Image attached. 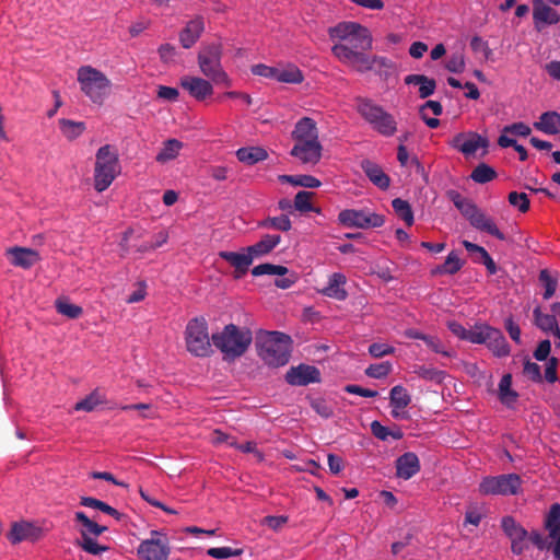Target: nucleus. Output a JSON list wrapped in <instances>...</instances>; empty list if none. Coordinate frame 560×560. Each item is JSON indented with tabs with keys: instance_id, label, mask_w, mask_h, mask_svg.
Here are the masks:
<instances>
[{
	"instance_id": "obj_1",
	"label": "nucleus",
	"mask_w": 560,
	"mask_h": 560,
	"mask_svg": "<svg viewBox=\"0 0 560 560\" xmlns=\"http://www.w3.org/2000/svg\"><path fill=\"white\" fill-rule=\"evenodd\" d=\"M211 340L213 346L222 352L224 360H234L247 351L253 334L248 328L229 324L222 331L213 334Z\"/></svg>"
},
{
	"instance_id": "obj_2",
	"label": "nucleus",
	"mask_w": 560,
	"mask_h": 560,
	"mask_svg": "<svg viewBox=\"0 0 560 560\" xmlns=\"http://www.w3.org/2000/svg\"><path fill=\"white\" fill-rule=\"evenodd\" d=\"M331 51L342 63L364 73L374 71L382 74L383 69L392 67V61L383 56H369L365 50H354L347 44H335Z\"/></svg>"
},
{
	"instance_id": "obj_3",
	"label": "nucleus",
	"mask_w": 560,
	"mask_h": 560,
	"mask_svg": "<svg viewBox=\"0 0 560 560\" xmlns=\"http://www.w3.org/2000/svg\"><path fill=\"white\" fill-rule=\"evenodd\" d=\"M446 196L476 230L486 232L498 240H505V235L498 229L494 221L481 211L472 200L463 197L457 190L453 189L448 190Z\"/></svg>"
},
{
	"instance_id": "obj_4",
	"label": "nucleus",
	"mask_w": 560,
	"mask_h": 560,
	"mask_svg": "<svg viewBox=\"0 0 560 560\" xmlns=\"http://www.w3.org/2000/svg\"><path fill=\"white\" fill-rule=\"evenodd\" d=\"M222 45L218 42L205 44L198 52V66L201 73L212 83L230 88L232 80L224 71L222 63Z\"/></svg>"
},
{
	"instance_id": "obj_5",
	"label": "nucleus",
	"mask_w": 560,
	"mask_h": 560,
	"mask_svg": "<svg viewBox=\"0 0 560 560\" xmlns=\"http://www.w3.org/2000/svg\"><path fill=\"white\" fill-rule=\"evenodd\" d=\"M120 174V163L117 150L105 144L95 155L94 188L102 192L106 190L114 179Z\"/></svg>"
},
{
	"instance_id": "obj_6",
	"label": "nucleus",
	"mask_w": 560,
	"mask_h": 560,
	"mask_svg": "<svg viewBox=\"0 0 560 560\" xmlns=\"http://www.w3.org/2000/svg\"><path fill=\"white\" fill-rule=\"evenodd\" d=\"M291 345L292 339L289 335L269 331L259 343L258 354L269 366H283L290 360Z\"/></svg>"
},
{
	"instance_id": "obj_7",
	"label": "nucleus",
	"mask_w": 560,
	"mask_h": 560,
	"mask_svg": "<svg viewBox=\"0 0 560 560\" xmlns=\"http://www.w3.org/2000/svg\"><path fill=\"white\" fill-rule=\"evenodd\" d=\"M330 39L337 44H347L354 50H371L372 35L370 31L357 22H340L328 30Z\"/></svg>"
},
{
	"instance_id": "obj_8",
	"label": "nucleus",
	"mask_w": 560,
	"mask_h": 560,
	"mask_svg": "<svg viewBox=\"0 0 560 560\" xmlns=\"http://www.w3.org/2000/svg\"><path fill=\"white\" fill-rule=\"evenodd\" d=\"M355 109L378 133L390 137L397 131V124L392 114L369 98L358 97Z\"/></svg>"
},
{
	"instance_id": "obj_9",
	"label": "nucleus",
	"mask_w": 560,
	"mask_h": 560,
	"mask_svg": "<svg viewBox=\"0 0 560 560\" xmlns=\"http://www.w3.org/2000/svg\"><path fill=\"white\" fill-rule=\"evenodd\" d=\"M78 82L81 91L95 104H103L110 91V80L100 70L91 66H82L78 70Z\"/></svg>"
},
{
	"instance_id": "obj_10",
	"label": "nucleus",
	"mask_w": 560,
	"mask_h": 560,
	"mask_svg": "<svg viewBox=\"0 0 560 560\" xmlns=\"http://www.w3.org/2000/svg\"><path fill=\"white\" fill-rule=\"evenodd\" d=\"M184 334L186 349L190 354L197 358H207L212 354V340L205 317L191 318L187 323Z\"/></svg>"
},
{
	"instance_id": "obj_11",
	"label": "nucleus",
	"mask_w": 560,
	"mask_h": 560,
	"mask_svg": "<svg viewBox=\"0 0 560 560\" xmlns=\"http://www.w3.org/2000/svg\"><path fill=\"white\" fill-rule=\"evenodd\" d=\"M521 486L522 479L517 474L487 476L481 479L478 491L482 495H515Z\"/></svg>"
},
{
	"instance_id": "obj_12",
	"label": "nucleus",
	"mask_w": 560,
	"mask_h": 560,
	"mask_svg": "<svg viewBox=\"0 0 560 560\" xmlns=\"http://www.w3.org/2000/svg\"><path fill=\"white\" fill-rule=\"evenodd\" d=\"M171 549L167 538L158 530L151 532V538L141 541L137 553L144 560H168Z\"/></svg>"
},
{
	"instance_id": "obj_13",
	"label": "nucleus",
	"mask_w": 560,
	"mask_h": 560,
	"mask_svg": "<svg viewBox=\"0 0 560 560\" xmlns=\"http://www.w3.org/2000/svg\"><path fill=\"white\" fill-rule=\"evenodd\" d=\"M338 221L347 228H380L385 223L383 215L364 210L346 209L339 212Z\"/></svg>"
},
{
	"instance_id": "obj_14",
	"label": "nucleus",
	"mask_w": 560,
	"mask_h": 560,
	"mask_svg": "<svg viewBox=\"0 0 560 560\" xmlns=\"http://www.w3.org/2000/svg\"><path fill=\"white\" fill-rule=\"evenodd\" d=\"M451 147L462 152L464 155H474L478 149H486L489 144L487 138L477 132L457 133L451 141Z\"/></svg>"
},
{
	"instance_id": "obj_15",
	"label": "nucleus",
	"mask_w": 560,
	"mask_h": 560,
	"mask_svg": "<svg viewBox=\"0 0 560 560\" xmlns=\"http://www.w3.org/2000/svg\"><path fill=\"white\" fill-rule=\"evenodd\" d=\"M285 381L293 386H306L311 383H318L320 381V372L314 365L300 364L288 370Z\"/></svg>"
},
{
	"instance_id": "obj_16",
	"label": "nucleus",
	"mask_w": 560,
	"mask_h": 560,
	"mask_svg": "<svg viewBox=\"0 0 560 560\" xmlns=\"http://www.w3.org/2000/svg\"><path fill=\"white\" fill-rule=\"evenodd\" d=\"M322 150L319 141H294L290 154L304 164H316L322 158Z\"/></svg>"
},
{
	"instance_id": "obj_17",
	"label": "nucleus",
	"mask_w": 560,
	"mask_h": 560,
	"mask_svg": "<svg viewBox=\"0 0 560 560\" xmlns=\"http://www.w3.org/2000/svg\"><path fill=\"white\" fill-rule=\"evenodd\" d=\"M533 20L536 30L540 31L544 25L559 23L560 15L546 0H533Z\"/></svg>"
},
{
	"instance_id": "obj_18",
	"label": "nucleus",
	"mask_w": 560,
	"mask_h": 560,
	"mask_svg": "<svg viewBox=\"0 0 560 560\" xmlns=\"http://www.w3.org/2000/svg\"><path fill=\"white\" fill-rule=\"evenodd\" d=\"M7 256L11 265L23 269H30L40 260L39 253L28 247H10L7 249Z\"/></svg>"
},
{
	"instance_id": "obj_19",
	"label": "nucleus",
	"mask_w": 560,
	"mask_h": 560,
	"mask_svg": "<svg viewBox=\"0 0 560 560\" xmlns=\"http://www.w3.org/2000/svg\"><path fill=\"white\" fill-rule=\"evenodd\" d=\"M211 82L212 81L202 79L200 77L187 75L182 78L180 85L190 94V96L197 101H205L213 93V86Z\"/></svg>"
},
{
	"instance_id": "obj_20",
	"label": "nucleus",
	"mask_w": 560,
	"mask_h": 560,
	"mask_svg": "<svg viewBox=\"0 0 560 560\" xmlns=\"http://www.w3.org/2000/svg\"><path fill=\"white\" fill-rule=\"evenodd\" d=\"M360 166L370 182L382 190H387L390 186V177L375 162L364 159Z\"/></svg>"
},
{
	"instance_id": "obj_21",
	"label": "nucleus",
	"mask_w": 560,
	"mask_h": 560,
	"mask_svg": "<svg viewBox=\"0 0 560 560\" xmlns=\"http://www.w3.org/2000/svg\"><path fill=\"white\" fill-rule=\"evenodd\" d=\"M219 257L228 261L235 269V278L240 279L246 275L249 266L253 264V258L248 252L244 249L242 253L222 250Z\"/></svg>"
},
{
	"instance_id": "obj_22",
	"label": "nucleus",
	"mask_w": 560,
	"mask_h": 560,
	"mask_svg": "<svg viewBox=\"0 0 560 560\" xmlns=\"http://www.w3.org/2000/svg\"><path fill=\"white\" fill-rule=\"evenodd\" d=\"M420 460L417 454L407 452L396 459V475L408 480L420 471Z\"/></svg>"
},
{
	"instance_id": "obj_23",
	"label": "nucleus",
	"mask_w": 560,
	"mask_h": 560,
	"mask_svg": "<svg viewBox=\"0 0 560 560\" xmlns=\"http://www.w3.org/2000/svg\"><path fill=\"white\" fill-rule=\"evenodd\" d=\"M40 528L31 523L22 522L12 525L8 538L12 544H19L23 540L35 541L40 537Z\"/></svg>"
},
{
	"instance_id": "obj_24",
	"label": "nucleus",
	"mask_w": 560,
	"mask_h": 560,
	"mask_svg": "<svg viewBox=\"0 0 560 560\" xmlns=\"http://www.w3.org/2000/svg\"><path fill=\"white\" fill-rule=\"evenodd\" d=\"M291 136L294 141H319L316 122L310 117L301 118L295 124Z\"/></svg>"
},
{
	"instance_id": "obj_25",
	"label": "nucleus",
	"mask_w": 560,
	"mask_h": 560,
	"mask_svg": "<svg viewBox=\"0 0 560 560\" xmlns=\"http://www.w3.org/2000/svg\"><path fill=\"white\" fill-rule=\"evenodd\" d=\"M205 30L203 20L196 18L189 21L179 33V43L185 49L192 47Z\"/></svg>"
},
{
	"instance_id": "obj_26",
	"label": "nucleus",
	"mask_w": 560,
	"mask_h": 560,
	"mask_svg": "<svg viewBox=\"0 0 560 560\" xmlns=\"http://www.w3.org/2000/svg\"><path fill=\"white\" fill-rule=\"evenodd\" d=\"M281 242V236L278 234H266L261 237V240L255 243L252 246H247L244 248L245 252H248L252 258H257L265 256L273 250L275 247L279 245Z\"/></svg>"
},
{
	"instance_id": "obj_27",
	"label": "nucleus",
	"mask_w": 560,
	"mask_h": 560,
	"mask_svg": "<svg viewBox=\"0 0 560 560\" xmlns=\"http://www.w3.org/2000/svg\"><path fill=\"white\" fill-rule=\"evenodd\" d=\"M486 345L495 357L502 358L510 354V346L499 329L491 327L489 332L486 335Z\"/></svg>"
},
{
	"instance_id": "obj_28",
	"label": "nucleus",
	"mask_w": 560,
	"mask_h": 560,
	"mask_svg": "<svg viewBox=\"0 0 560 560\" xmlns=\"http://www.w3.org/2000/svg\"><path fill=\"white\" fill-rule=\"evenodd\" d=\"M346 281L347 279L345 275L335 272L329 277L328 284L322 290V293L328 298L343 301L348 296V293L343 288Z\"/></svg>"
},
{
	"instance_id": "obj_29",
	"label": "nucleus",
	"mask_w": 560,
	"mask_h": 560,
	"mask_svg": "<svg viewBox=\"0 0 560 560\" xmlns=\"http://www.w3.org/2000/svg\"><path fill=\"white\" fill-rule=\"evenodd\" d=\"M407 85H419V96L427 98L431 96L436 88V82L424 74H409L404 79Z\"/></svg>"
},
{
	"instance_id": "obj_30",
	"label": "nucleus",
	"mask_w": 560,
	"mask_h": 560,
	"mask_svg": "<svg viewBox=\"0 0 560 560\" xmlns=\"http://www.w3.org/2000/svg\"><path fill=\"white\" fill-rule=\"evenodd\" d=\"M390 406L393 407L392 416L399 418L400 413L398 410L405 409L411 401V397L407 389L401 385H396L390 389L389 393Z\"/></svg>"
},
{
	"instance_id": "obj_31",
	"label": "nucleus",
	"mask_w": 560,
	"mask_h": 560,
	"mask_svg": "<svg viewBox=\"0 0 560 560\" xmlns=\"http://www.w3.org/2000/svg\"><path fill=\"white\" fill-rule=\"evenodd\" d=\"M534 127L547 135H557L560 132V115L556 112L544 113L539 121L534 124Z\"/></svg>"
},
{
	"instance_id": "obj_32",
	"label": "nucleus",
	"mask_w": 560,
	"mask_h": 560,
	"mask_svg": "<svg viewBox=\"0 0 560 560\" xmlns=\"http://www.w3.org/2000/svg\"><path fill=\"white\" fill-rule=\"evenodd\" d=\"M535 325L546 331L551 332L556 338L560 339V328L555 315L544 314L539 307L534 310Z\"/></svg>"
},
{
	"instance_id": "obj_33",
	"label": "nucleus",
	"mask_w": 560,
	"mask_h": 560,
	"mask_svg": "<svg viewBox=\"0 0 560 560\" xmlns=\"http://www.w3.org/2000/svg\"><path fill=\"white\" fill-rule=\"evenodd\" d=\"M236 156L240 162L253 165L265 161L268 158V153L260 147H248L238 149L236 151Z\"/></svg>"
},
{
	"instance_id": "obj_34",
	"label": "nucleus",
	"mask_w": 560,
	"mask_h": 560,
	"mask_svg": "<svg viewBox=\"0 0 560 560\" xmlns=\"http://www.w3.org/2000/svg\"><path fill=\"white\" fill-rule=\"evenodd\" d=\"M518 398V394L512 389V375L504 374L499 383V399L500 401L511 407Z\"/></svg>"
},
{
	"instance_id": "obj_35",
	"label": "nucleus",
	"mask_w": 560,
	"mask_h": 560,
	"mask_svg": "<svg viewBox=\"0 0 560 560\" xmlns=\"http://www.w3.org/2000/svg\"><path fill=\"white\" fill-rule=\"evenodd\" d=\"M501 528L509 539H526L528 532L515 521L513 516H504L501 520Z\"/></svg>"
},
{
	"instance_id": "obj_36",
	"label": "nucleus",
	"mask_w": 560,
	"mask_h": 560,
	"mask_svg": "<svg viewBox=\"0 0 560 560\" xmlns=\"http://www.w3.org/2000/svg\"><path fill=\"white\" fill-rule=\"evenodd\" d=\"M74 520L75 522L82 524L83 526V529H81L80 532L82 538H84V534L85 536L94 535L97 537L107 530L106 526L98 525L97 523L89 518L84 512H75Z\"/></svg>"
},
{
	"instance_id": "obj_37",
	"label": "nucleus",
	"mask_w": 560,
	"mask_h": 560,
	"mask_svg": "<svg viewBox=\"0 0 560 560\" xmlns=\"http://www.w3.org/2000/svg\"><path fill=\"white\" fill-rule=\"evenodd\" d=\"M304 80L302 71L294 65L283 68L278 67L276 81L291 84H299Z\"/></svg>"
},
{
	"instance_id": "obj_38",
	"label": "nucleus",
	"mask_w": 560,
	"mask_h": 560,
	"mask_svg": "<svg viewBox=\"0 0 560 560\" xmlns=\"http://www.w3.org/2000/svg\"><path fill=\"white\" fill-rule=\"evenodd\" d=\"M278 179L281 183L305 188H317L322 185L320 180L312 175H279Z\"/></svg>"
},
{
	"instance_id": "obj_39",
	"label": "nucleus",
	"mask_w": 560,
	"mask_h": 560,
	"mask_svg": "<svg viewBox=\"0 0 560 560\" xmlns=\"http://www.w3.org/2000/svg\"><path fill=\"white\" fill-rule=\"evenodd\" d=\"M183 143L177 139H168L164 142L163 148L158 153L155 160L159 163H165L174 160L178 154Z\"/></svg>"
},
{
	"instance_id": "obj_40",
	"label": "nucleus",
	"mask_w": 560,
	"mask_h": 560,
	"mask_svg": "<svg viewBox=\"0 0 560 560\" xmlns=\"http://www.w3.org/2000/svg\"><path fill=\"white\" fill-rule=\"evenodd\" d=\"M463 261L460 260L458 254L456 252H451L444 264L438 266L434 270V275H455L463 267Z\"/></svg>"
},
{
	"instance_id": "obj_41",
	"label": "nucleus",
	"mask_w": 560,
	"mask_h": 560,
	"mask_svg": "<svg viewBox=\"0 0 560 560\" xmlns=\"http://www.w3.org/2000/svg\"><path fill=\"white\" fill-rule=\"evenodd\" d=\"M392 207L396 215L401 219L408 226H411L415 222L413 211L410 203L401 198H395L392 201Z\"/></svg>"
},
{
	"instance_id": "obj_42",
	"label": "nucleus",
	"mask_w": 560,
	"mask_h": 560,
	"mask_svg": "<svg viewBox=\"0 0 560 560\" xmlns=\"http://www.w3.org/2000/svg\"><path fill=\"white\" fill-rule=\"evenodd\" d=\"M60 130L68 140H74L85 130L84 122L70 119L59 120Z\"/></svg>"
},
{
	"instance_id": "obj_43",
	"label": "nucleus",
	"mask_w": 560,
	"mask_h": 560,
	"mask_svg": "<svg viewBox=\"0 0 560 560\" xmlns=\"http://www.w3.org/2000/svg\"><path fill=\"white\" fill-rule=\"evenodd\" d=\"M495 177V170L486 163L478 164L470 174V178L478 184L489 183Z\"/></svg>"
},
{
	"instance_id": "obj_44",
	"label": "nucleus",
	"mask_w": 560,
	"mask_h": 560,
	"mask_svg": "<svg viewBox=\"0 0 560 560\" xmlns=\"http://www.w3.org/2000/svg\"><path fill=\"white\" fill-rule=\"evenodd\" d=\"M55 305L59 314L71 319L79 318L83 313L81 306L70 303V301L65 298L57 299Z\"/></svg>"
},
{
	"instance_id": "obj_45",
	"label": "nucleus",
	"mask_w": 560,
	"mask_h": 560,
	"mask_svg": "<svg viewBox=\"0 0 560 560\" xmlns=\"http://www.w3.org/2000/svg\"><path fill=\"white\" fill-rule=\"evenodd\" d=\"M545 528L549 537H553L560 530V504L553 503L545 518Z\"/></svg>"
},
{
	"instance_id": "obj_46",
	"label": "nucleus",
	"mask_w": 560,
	"mask_h": 560,
	"mask_svg": "<svg viewBox=\"0 0 560 560\" xmlns=\"http://www.w3.org/2000/svg\"><path fill=\"white\" fill-rule=\"evenodd\" d=\"M413 373H416L420 378L434 382V383H442L445 378V372L440 371L432 366H425V365H418L415 366Z\"/></svg>"
},
{
	"instance_id": "obj_47",
	"label": "nucleus",
	"mask_w": 560,
	"mask_h": 560,
	"mask_svg": "<svg viewBox=\"0 0 560 560\" xmlns=\"http://www.w3.org/2000/svg\"><path fill=\"white\" fill-rule=\"evenodd\" d=\"M259 226L288 232L291 230L292 223L288 215L281 214L280 217L266 218L264 221L259 223Z\"/></svg>"
},
{
	"instance_id": "obj_48",
	"label": "nucleus",
	"mask_w": 560,
	"mask_h": 560,
	"mask_svg": "<svg viewBox=\"0 0 560 560\" xmlns=\"http://www.w3.org/2000/svg\"><path fill=\"white\" fill-rule=\"evenodd\" d=\"M314 196V192L301 190L295 195L294 198V208L300 212H308L315 211L319 212V209L313 207L311 200Z\"/></svg>"
},
{
	"instance_id": "obj_49",
	"label": "nucleus",
	"mask_w": 560,
	"mask_h": 560,
	"mask_svg": "<svg viewBox=\"0 0 560 560\" xmlns=\"http://www.w3.org/2000/svg\"><path fill=\"white\" fill-rule=\"evenodd\" d=\"M104 401L103 396L98 393V390H93L90 395H88L82 400L78 401L74 406V409L80 411L90 412L95 409L96 406Z\"/></svg>"
},
{
	"instance_id": "obj_50",
	"label": "nucleus",
	"mask_w": 560,
	"mask_h": 560,
	"mask_svg": "<svg viewBox=\"0 0 560 560\" xmlns=\"http://www.w3.org/2000/svg\"><path fill=\"white\" fill-rule=\"evenodd\" d=\"M523 375L534 383H541L544 380L540 366L527 358L524 360Z\"/></svg>"
},
{
	"instance_id": "obj_51",
	"label": "nucleus",
	"mask_w": 560,
	"mask_h": 560,
	"mask_svg": "<svg viewBox=\"0 0 560 560\" xmlns=\"http://www.w3.org/2000/svg\"><path fill=\"white\" fill-rule=\"evenodd\" d=\"M490 329H491V326H488V325H480V326H476L472 329H468L466 340L470 341L472 343H477V345H482V343L486 345V342H487L486 335L489 332Z\"/></svg>"
},
{
	"instance_id": "obj_52",
	"label": "nucleus",
	"mask_w": 560,
	"mask_h": 560,
	"mask_svg": "<svg viewBox=\"0 0 560 560\" xmlns=\"http://www.w3.org/2000/svg\"><path fill=\"white\" fill-rule=\"evenodd\" d=\"M539 280L545 285L544 299L549 300L557 290V280L550 276L547 269H542L539 272Z\"/></svg>"
},
{
	"instance_id": "obj_53",
	"label": "nucleus",
	"mask_w": 560,
	"mask_h": 560,
	"mask_svg": "<svg viewBox=\"0 0 560 560\" xmlns=\"http://www.w3.org/2000/svg\"><path fill=\"white\" fill-rule=\"evenodd\" d=\"M445 68L453 73H462L465 70V57L460 51L452 54L445 65Z\"/></svg>"
},
{
	"instance_id": "obj_54",
	"label": "nucleus",
	"mask_w": 560,
	"mask_h": 560,
	"mask_svg": "<svg viewBox=\"0 0 560 560\" xmlns=\"http://www.w3.org/2000/svg\"><path fill=\"white\" fill-rule=\"evenodd\" d=\"M508 199L510 205L517 208L521 212L528 211L529 199L525 192L511 191Z\"/></svg>"
},
{
	"instance_id": "obj_55",
	"label": "nucleus",
	"mask_w": 560,
	"mask_h": 560,
	"mask_svg": "<svg viewBox=\"0 0 560 560\" xmlns=\"http://www.w3.org/2000/svg\"><path fill=\"white\" fill-rule=\"evenodd\" d=\"M392 371V364L389 362H382L377 364H371L366 370L365 374L372 378H383L387 376Z\"/></svg>"
},
{
	"instance_id": "obj_56",
	"label": "nucleus",
	"mask_w": 560,
	"mask_h": 560,
	"mask_svg": "<svg viewBox=\"0 0 560 560\" xmlns=\"http://www.w3.org/2000/svg\"><path fill=\"white\" fill-rule=\"evenodd\" d=\"M78 545L86 552L91 555H100L106 550H108L107 546L100 545L95 539L91 538L90 536H85L82 538L81 541L78 542Z\"/></svg>"
},
{
	"instance_id": "obj_57",
	"label": "nucleus",
	"mask_w": 560,
	"mask_h": 560,
	"mask_svg": "<svg viewBox=\"0 0 560 560\" xmlns=\"http://www.w3.org/2000/svg\"><path fill=\"white\" fill-rule=\"evenodd\" d=\"M242 549H232L231 547H213L207 550V555L214 559H228L242 555Z\"/></svg>"
},
{
	"instance_id": "obj_58",
	"label": "nucleus",
	"mask_w": 560,
	"mask_h": 560,
	"mask_svg": "<svg viewBox=\"0 0 560 560\" xmlns=\"http://www.w3.org/2000/svg\"><path fill=\"white\" fill-rule=\"evenodd\" d=\"M312 409L323 418H330L334 413V410L329 404L325 399L315 398L311 401Z\"/></svg>"
},
{
	"instance_id": "obj_59",
	"label": "nucleus",
	"mask_w": 560,
	"mask_h": 560,
	"mask_svg": "<svg viewBox=\"0 0 560 560\" xmlns=\"http://www.w3.org/2000/svg\"><path fill=\"white\" fill-rule=\"evenodd\" d=\"M423 341L433 352L441 353L447 358L452 357V353L445 349L444 345L438 337L428 335L425 338H423Z\"/></svg>"
},
{
	"instance_id": "obj_60",
	"label": "nucleus",
	"mask_w": 560,
	"mask_h": 560,
	"mask_svg": "<svg viewBox=\"0 0 560 560\" xmlns=\"http://www.w3.org/2000/svg\"><path fill=\"white\" fill-rule=\"evenodd\" d=\"M121 410H138L140 412V417L142 419H152L154 418V413L152 411V406L150 404H132L125 405L121 407Z\"/></svg>"
},
{
	"instance_id": "obj_61",
	"label": "nucleus",
	"mask_w": 560,
	"mask_h": 560,
	"mask_svg": "<svg viewBox=\"0 0 560 560\" xmlns=\"http://www.w3.org/2000/svg\"><path fill=\"white\" fill-rule=\"evenodd\" d=\"M547 360H548V362L546 364L544 377L548 383L553 384L558 381L557 368H558L559 361L555 357H551V358L548 357Z\"/></svg>"
},
{
	"instance_id": "obj_62",
	"label": "nucleus",
	"mask_w": 560,
	"mask_h": 560,
	"mask_svg": "<svg viewBox=\"0 0 560 560\" xmlns=\"http://www.w3.org/2000/svg\"><path fill=\"white\" fill-rule=\"evenodd\" d=\"M277 69H278V67H269L264 63H258V65H254L252 67V73L255 75L276 80Z\"/></svg>"
},
{
	"instance_id": "obj_63",
	"label": "nucleus",
	"mask_w": 560,
	"mask_h": 560,
	"mask_svg": "<svg viewBox=\"0 0 560 560\" xmlns=\"http://www.w3.org/2000/svg\"><path fill=\"white\" fill-rule=\"evenodd\" d=\"M395 351L394 347L387 343L375 342L369 347V353L374 358H382L387 354H392Z\"/></svg>"
},
{
	"instance_id": "obj_64",
	"label": "nucleus",
	"mask_w": 560,
	"mask_h": 560,
	"mask_svg": "<svg viewBox=\"0 0 560 560\" xmlns=\"http://www.w3.org/2000/svg\"><path fill=\"white\" fill-rule=\"evenodd\" d=\"M159 55L163 62L170 63L175 61V57L177 55L175 46L171 44H163L159 48Z\"/></svg>"
}]
</instances>
